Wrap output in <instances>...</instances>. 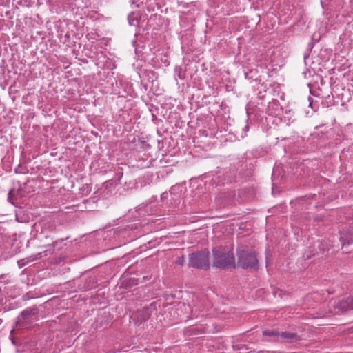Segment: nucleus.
<instances>
[{
    "mask_svg": "<svg viewBox=\"0 0 353 353\" xmlns=\"http://www.w3.org/2000/svg\"><path fill=\"white\" fill-rule=\"evenodd\" d=\"M279 337L289 342H294L299 340V336L296 333L290 332H281Z\"/></svg>",
    "mask_w": 353,
    "mask_h": 353,
    "instance_id": "423d86ee",
    "label": "nucleus"
},
{
    "mask_svg": "<svg viewBox=\"0 0 353 353\" xmlns=\"http://www.w3.org/2000/svg\"><path fill=\"white\" fill-rule=\"evenodd\" d=\"M340 240L342 243V248H343L345 244H350L353 241V233L351 231L342 232Z\"/></svg>",
    "mask_w": 353,
    "mask_h": 353,
    "instance_id": "0eeeda50",
    "label": "nucleus"
},
{
    "mask_svg": "<svg viewBox=\"0 0 353 353\" xmlns=\"http://www.w3.org/2000/svg\"><path fill=\"white\" fill-rule=\"evenodd\" d=\"M189 265L197 268H208L209 252L208 250H202L201 252L190 254Z\"/></svg>",
    "mask_w": 353,
    "mask_h": 353,
    "instance_id": "7ed1b4c3",
    "label": "nucleus"
},
{
    "mask_svg": "<svg viewBox=\"0 0 353 353\" xmlns=\"http://www.w3.org/2000/svg\"><path fill=\"white\" fill-rule=\"evenodd\" d=\"M237 265L243 268H256L258 259L256 252L250 248L241 247L237 250Z\"/></svg>",
    "mask_w": 353,
    "mask_h": 353,
    "instance_id": "f03ea898",
    "label": "nucleus"
},
{
    "mask_svg": "<svg viewBox=\"0 0 353 353\" xmlns=\"http://www.w3.org/2000/svg\"><path fill=\"white\" fill-rule=\"evenodd\" d=\"M149 317L148 314L146 312V310H133L132 314L130 315L131 319L136 323H141L143 321H145Z\"/></svg>",
    "mask_w": 353,
    "mask_h": 353,
    "instance_id": "20e7f679",
    "label": "nucleus"
},
{
    "mask_svg": "<svg viewBox=\"0 0 353 353\" xmlns=\"http://www.w3.org/2000/svg\"><path fill=\"white\" fill-rule=\"evenodd\" d=\"M213 265L217 268L234 267V257L229 248L216 247L213 250Z\"/></svg>",
    "mask_w": 353,
    "mask_h": 353,
    "instance_id": "f257e3e1",
    "label": "nucleus"
},
{
    "mask_svg": "<svg viewBox=\"0 0 353 353\" xmlns=\"http://www.w3.org/2000/svg\"><path fill=\"white\" fill-rule=\"evenodd\" d=\"M338 309H353V297H348L345 300L339 302Z\"/></svg>",
    "mask_w": 353,
    "mask_h": 353,
    "instance_id": "6e6552de",
    "label": "nucleus"
},
{
    "mask_svg": "<svg viewBox=\"0 0 353 353\" xmlns=\"http://www.w3.org/2000/svg\"><path fill=\"white\" fill-rule=\"evenodd\" d=\"M29 319L30 320V322H32V319H33V320H35V318H32H32H29Z\"/></svg>",
    "mask_w": 353,
    "mask_h": 353,
    "instance_id": "9b49d317",
    "label": "nucleus"
},
{
    "mask_svg": "<svg viewBox=\"0 0 353 353\" xmlns=\"http://www.w3.org/2000/svg\"><path fill=\"white\" fill-rule=\"evenodd\" d=\"M151 307H153L154 308L161 307V302L159 301L157 302H153L151 303Z\"/></svg>",
    "mask_w": 353,
    "mask_h": 353,
    "instance_id": "9d476101",
    "label": "nucleus"
},
{
    "mask_svg": "<svg viewBox=\"0 0 353 353\" xmlns=\"http://www.w3.org/2000/svg\"><path fill=\"white\" fill-rule=\"evenodd\" d=\"M263 335L273 337V341H279L280 332L276 330H265L263 332Z\"/></svg>",
    "mask_w": 353,
    "mask_h": 353,
    "instance_id": "1a4fd4ad",
    "label": "nucleus"
},
{
    "mask_svg": "<svg viewBox=\"0 0 353 353\" xmlns=\"http://www.w3.org/2000/svg\"><path fill=\"white\" fill-rule=\"evenodd\" d=\"M21 316L17 318V323L19 325H26L30 323V320L29 318H32V316H34L35 313L33 312V310H23L21 314Z\"/></svg>",
    "mask_w": 353,
    "mask_h": 353,
    "instance_id": "39448f33",
    "label": "nucleus"
}]
</instances>
